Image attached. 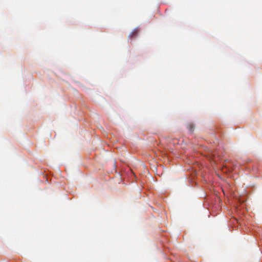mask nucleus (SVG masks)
Segmentation results:
<instances>
[{
    "label": "nucleus",
    "instance_id": "f257e3e1",
    "mask_svg": "<svg viewBox=\"0 0 262 262\" xmlns=\"http://www.w3.org/2000/svg\"><path fill=\"white\" fill-rule=\"evenodd\" d=\"M188 128L189 129L190 132H192L194 129V126L193 124L192 123H189L188 124Z\"/></svg>",
    "mask_w": 262,
    "mask_h": 262
}]
</instances>
